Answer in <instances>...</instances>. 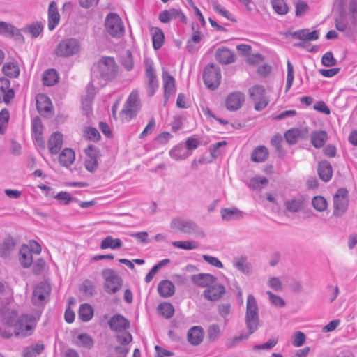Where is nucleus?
I'll list each match as a JSON object with an SVG mask.
<instances>
[{"label":"nucleus","mask_w":357,"mask_h":357,"mask_svg":"<svg viewBox=\"0 0 357 357\" xmlns=\"http://www.w3.org/2000/svg\"><path fill=\"white\" fill-rule=\"evenodd\" d=\"M170 227L184 234H195L199 231L198 226L192 220L176 217L172 220Z\"/></svg>","instance_id":"obj_11"},{"label":"nucleus","mask_w":357,"mask_h":357,"mask_svg":"<svg viewBox=\"0 0 357 357\" xmlns=\"http://www.w3.org/2000/svg\"><path fill=\"white\" fill-rule=\"evenodd\" d=\"M313 207L318 211H324L327 208V201L321 196H316L312 199Z\"/></svg>","instance_id":"obj_52"},{"label":"nucleus","mask_w":357,"mask_h":357,"mask_svg":"<svg viewBox=\"0 0 357 357\" xmlns=\"http://www.w3.org/2000/svg\"><path fill=\"white\" fill-rule=\"evenodd\" d=\"M268 156V149L264 146H259L253 151L251 158L254 162H263L267 159Z\"/></svg>","instance_id":"obj_36"},{"label":"nucleus","mask_w":357,"mask_h":357,"mask_svg":"<svg viewBox=\"0 0 357 357\" xmlns=\"http://www.w3.org/2000/svg\"><path fill=\"white\" fill-rule=\"evenodd\" d=\"M268 183V179L264 176H256L250 181L249 186L253 189H261Z\"/></svg>","instance_id":"obj_49"},{"label":"nucleus","mask_w":357,"mask_h":357,"mask_svg":"<svg viewBox=\"0 0 357 357\" xmlns=\"http://www.w3.org/2000/svg\"><path fill=\"white\" fill-rule=\"evenodd\" d=\"M36 107L38 112L42 115H47L52 109L50 99L44 94H38L36 98Z\"/></svg>","instance_id":"obj_22"},{"label":"nucleus","mask_w":357,"mask_h":357,"mask_svg":"<svg viewBox=\"0 0 357 357\" xmlns=\"http://www.w3.org/2000/svg\"><path fill=\"white\" fill-rule=\"evenodd\" d=\"M77 344L86 348H91L93 346V340L90 335L86 333L79 334L77 337Z\"/></svg>","instance_id":"obj_51"},{"label":"nucleus","mask_w":357,"mask_h":357,"mask_svg":"<svg viewBox=\"0 0 357 357\" xmlns=\"http://www.w3.org/2000/svg\"><path fill=\"white\" fill-rule=\"evenodd\" d=\"M203 259L207 263H208L211 266H215L216 268H221L223 267L222 263L215 257H213V256H210V255H203Z\"/></svg>","instance_id":"obj_64"},{"label":"nucleus","mask_w":357,"mask_h":357,"mask_svg":"<svg viewBox=\"0 0 357 357\" xmlns=\"http://www.w3.org/2000/svg\"><path fill=\"white\" fill-rule=\"evenodd\" d=\"M78 314L83 321H89L93 316V309L91 305L84 303L79 306Z\"/></svg>","instance_id":"obj_38"},{"label":"nucleus","mask_w":357,"mask_h":357,"mask_svg":"<svg viewBox=\"0 0 357 357\" xmlns=\"http://www.w3.org/2000/svg\"><path fill=\"white\" fill-rule=\"evenodd\" d=\"M153 46L155 50L160 49L164 43V33L158 27L152 28L151 30Z\"/></svg>","instance_id":"obj_37"},{"label":"nucleus","mask_w":357,"mask_h":357,"mask_svg":"<svg viewBox=\"0 0 357 357\" xmlns=\"http://www.w3.org/2000/svg\"><path fill=\"white\" fill-rule=\"evenodd\" d=\"M106 31L112 37H121L124 32V26L121 17L116 13H109L105 21Z\"/></svg>","instance_id":"obj_9"},{"label":"nucleus","mask_w":357,"mask_h":357,"mask_svg":"<svg viewBox=\"0 0 357 357\" xmlns=\"http://www.w3.org/2000/svg\"><path fill=\"white\" fill-rule=\"evenodd\" d=\"M266 294L268 296L269 301L273 305L279 307H282L285 305V302L281 296L274 294L271 291H267Z\"/></svg>","instance_id":"obj_55"},{"label":"nucleus","mask_w":357,"mask_h":357,"mask_svg":"<svg viewBox=\"0 0 357 357\" xmlns=\"http://www.w3.org/2000/svg\"><path fill=\"white\" fill-rule=\"evenodd\" d=\"M271 6L274 11L278 15H285L289 8L284 0H271Z\"/></svg>","instance_id":"obj_45"},{"label":"nucleus","mask_w":357,"mask_h":357,"mask_svg":"<svg viewBox=\"0 0 357 357\" xmlns=\"http://www.w3.org/2000/svg\"><path fill=\"white\" fill-rule=\"evenodd\" d=\"M191 280L194 284L206 288L216 282V278L213 275L206 273L194 275Z\"/></svg>","instance_id":"obj_25"},{"label":"nucleus","mask_w":357,"mask_h":357,"mask_svg":"<svg viewBox=\"0 0 357 357\" xmlns=\"http://www.w3.org/2000/svg\"><path fill=\"white\" fill-rule=\"evenodd\" d=\"M203 79L207 88L213 90L217 89L221 80L220 68L213 63L208 65L204 70Z\"/></svg>","instance_id":"obj_8"},{"label":"nucleus","mask_w":357,"mask_h":357,"mask_svg":"<svg viewBox=\"0 0 357 357\" xmlns=\"http://www.w3.org/2000/svg\"><path fill=\"white\" fill-rule=\"evenodd\" d=\"M43 30V24L40 22H36L24 28L23 31L31 36V38H37Z\"/></svg>","instance_id":"obj_39"},{"label":"nucleus","mask_w":357,"mask_h":357,"mask_svg":"<svg viewBox=\"0 0 357 357\" xmlns=\"http://www.w3.org/2000/svg\"><path fill=\"white\" fill-rule=\"evenodd\" d=\"M278 342V337L276 336H273L266 342L255 345L253 347V350H270L277 344Z\"/></svg>","instance_id":"obj_48"},{"label":"nucleus","mask_w":357,"mask_h":357,"mask_svg":"<svg viewBox=\"0 0 357 357\" xmlns=\"http://www.w3.org/2000/svg\"><path fill=\"white\" fill-rule=\"evenodd\" d=\"M41 252V247L35 241H30L27 244H24L20 249L19 259L24 268L29 267L33 260L34 255H39Z\"/></svg>","instance_id":"obj_5"},{"label":"nucleus","mask_w":357,"mask_h":357,"mask_svg":"<svg viewBox=\"0 0 357 357\" xmlns=\"http://www.w3.org/2000/svg\"><path fill=\"white\" fill-rule=\"evenodd\" d=\"M84 167L89 172H94L98 166L99 150L94 145L90 144L84 149Z\"/></svg>","instance_id":"obj_13"},{"label":"nucleus","mask_w":357,"mask_h":357,"mask_svg":"<svg viewBox=\"0 0 357 357\" xmlns=\"http://www.w3.org/2000/svg\"><path fill=\"white\" fill-rule=\"evenodd\" d=\"M159 20L164 24L172 20H178L183 23H187V18L180 9L171 8L162 10L158 15Z\"/></svg>","instance_id":"obj_14"},{"label":"nucleus","mask_w":357,"mask_h":357,"mask_svg":"<svg viewBox=\"0 0 357 357\" xmlns=\"http://www.w3.org/2000/svg\"><path fill=\"white\" fill-rule=\"evenodd\" d=\"M215 57L217 61L222 64H229L236 61V54L233 51L226 47L217 49Z\"/></svg>","instance_id":"obj_16"},{"label":"nucleus","mask_w":357,"mask_h":357,"mask_svg":"<svg viewBox=\"0 0 357 357\" xmlns=\"http://www.w3.org/2000/svg\"><path fill=\"white\" fill-rule=\"evenodd\" d=\"M147 79V93L149 96H153L158 88V81L155 73L146 75Z\"/></svg>","instance_id":"obj_43"},{"label":"nucleus","mask_w":357,"mask_h":357,"mask_svg":"<svg viewBox=\"0 0 357 357\" xmlns=\"http://www.w3.org/2000/svg\"><path fill=\"white\" fill-rule=\"evenodd\" d=\"M50 292V287L45 282H40L35 288L33 296L32 301L34 305H40L43 303L45 298L49 295Z\"/></svg>","instance_id":"obj_17"},{"label":"nucleus","mask_w":357,"mask_h":357,"mask_svg":"<svg viewBox=\"0 0 357 357\" xmlns=\"http://www.w3.org/2000/svg\"><path fill=\"white\" fill-rule=\"evenodd\" d=\"M225 291L224 286L215 282L204 290V296L208 301H215L223 296Z\"/></svg>","instance_id":"obj_15"},{"label":"nucleus","mask_w":357,"mask_h":357,"mask_svg":"<svg viewBox=\"0 0 357 357\" xmlns=\"http://www.w3.org/2000/svg\"><path fill=\"white\" fill-rule=\"evenodd\" d=\"M59 80V75L56 71L54 69H49L46 70L43 77V84L46 86H53Z\"/></svg>","instance_id":"obj_41"},{"label":"nucleus","mask_w":357,"mask_h":357,"mask_svg":"<svg viewBox=\"0 0 357 357\" xmlns=\"http://www.w3.org/2000/svg\"><path fill=\"white\" fill-rule=\"evenodd\" d=\"M10 119L9 112L3 109L0 112V134H3L6 130Z\"/></svg>","instance_id":"obj_50"},{"label":"nucleus","mask_w":357,"mask_h":357,"mask_svg":"<svg viewBox=\"0 0 357 357\" xmlns=\"http://www.w3.org/2000/svg\"><path fill=\"white\" fill-rule=\"evenodd\" d=\"M110 328L116 331H122L129 327L128 321L121 315L113 316L109 321Z\"/></svg>","instance_id":"obj_27"},{"label":"nucleus","mask_w":357,"mask_h":357,"mask_svg":"<svg viewBox=\"0 0 357 357\" xmlns=\"http://www.w3.org/2000/svg\"><path fill=\"white\" fill-rule=\"evenodd\" d=\"M104 279V288L106 292L112 294L117 292L121 287L122 280L115 271L111 268L104 269L102 272Z\"/></svg>","instance_id":"obj_7"},{"label":"nucleus","mask_w":357,"mask_h":357,"mask_svg":"<svg viewBox=\"0 0 357 357\" xmlns=\"http://www.w3.org/2000/svg\"><path fill=\"white\" fill-rule=\"evenodd\" d=\"M267 286L278 292H281L283 290L282 283L278 277H271L267 281Z\"/></svg>","instance_id":"obj_53"},{"label":"nucleus","mask_w":357,"mask_h":357,"mask_svg":"<svg viewBox=\"0 0 357 357\" xmlns=\"http://www.w3.org/2000/svg\"><path fill=\"white\" fill-rule=\"evenodd\" d=\"M222 219L225 221H232L243 218V212L237 208H225L220 211Z\"/></svg>","instance_id":"obj_28"},{"label":"nucleus","mask_w":357,"mask_h":357,"mask_svg":"<svg viewBox=\"0 0 357 357\" xmlns=\"http://www.w3.org/2000/svg\"><path fill=\"white\" fill-rule=\"evenodd\" d=\"M116 64L113 58L102 57L92 68L91 81L87 87V96L82 100V105L89 109L94 96L93 89L102 86L106 81L114 77Z\"/></svg>","instance_id":"obj_1"},{"label":"nucleus","mask_w":357,"mask_h":357,"mask_svg":"<svg viewBox=\"0 0 357 357\" xmlns=\"http://www.w3.org/2000/svg\"><path fill=\"white\" fill-rule=\"evenodd\" d=\"M260 324L259 308L252 295L247 296V336L257 331Z\"/></svg>","instance_id":"obj_4"},{"label":"nucleus","mask_w":357,"mask_h":357,"mask_svg":"<svg viewBox=\"0 0 357 357\" xmlns=\"http://www.w3.org/2000/svg\"><path fill=\"white\" fill-rule=\"evenodd\" d=\"M44 349V345L42 342H37L29 347H26L23 351V357H35L40 354Z\"/></svg>","instance_id":"obj_40"},{"label":"nucleus","mask_w":357,"mask_h":357,"mask_svg":"<svg viewBox=\"0 0 357 357\" xmlns=\"http://www.w3.org/2000/svg\"><path fill=\"white\" fill-rule=\"evenodd\" d=\"M81 290L86 295L91 296L95 292V284L92 281L86 280L82 284Z\"/></svg>","instance_id":"obj_60"},{"label":"nucleus","mask_w":357,"mask_h":357,"mask_svg":"<svg viewBox=\"0 0 357 357\" xmlns=\"http://www.w3.org/2000/svg\"><path fill=\"white\" fill-rule=\"evenodd\" d=\"M75 159V154L73 149L69 148L64 149L60 153L59 161L63 167L70 166Z\"/></svg>","instance_id":"obj_31"},{"label":"nucleus","mask_w":357,"mask_h":357,"mask_svg":"<svg viewBox=\"0 0 357 357\" xmlns=\"http://www.w3.org/2000/svg\"><path fill=\"white\" fill-rule=\"evenodd\" d=\"M162 82L164 89V96L167 100L176 92L175 79L167 71L162 73Z\"/></svg>","instance_id":"obj_21"},{"label":"nucleus","mask_w":357,"mask_h":357,"mask_svg":"<svg viewBox=\"0 0 357 357\" xmlns=\"http://www.w3.org/2000/svg\"><path fill=\"white\" fill-rule=\"evenodd\" d=\"M172 244L174 247L185 250H191L194 249H197L199 248V243L195 241H172Z\"/></svg>","instance_id":"obj_44"},{"label":"nucleus","mask_w":357,"mask_h":357,"mask_svg":"<svg viewBox=\"0 0 357 357\" xmlns=\"http://www.w3.org/2000/svg\"><path fill=\"white\" fill-rule=\"evenodd\" d=\"M158 291L161 296L169 297L174 293V285L169 280H162L158 286Z\"/></svg>","instance_id":"obj_35"},{"label":"nucleus","mask_w":357,"mask_h":357,"mask_svg":"<svg viewBox=\"0 0 357 357\" xmlns=\"http://www.w3.org/2000/svg\"><path fill=\"white\" fill-rule=\"evenodd\" d=\"M38 317L23 314L19 317L13 324L16 336L25 337L31 335L36 327Z\"/></svg>","instance_id":"obj_2"},{"label":"nucleus","mask_w":357,"mask_h":357,"mask_svg":"<svg viewBox=\"0 0 357 357\" xmlns=\"http://www.w3.org/2000/svg\"><path fill=\"white\" fill-rule=\"evenodd\" d=\"M310 139L312 144L317 149L321 148L328 139V134L326 131H314L311 133Z\"/></svg>","instance_id":"obj_32"},{"label":"nucleus","mask_w":357,"mask_h":357,"mask_svg":"<svg viewBox=\"0 0 357 357\" xmlns=\"http://www.w3.org/2000/svg\"><path fill=\"white\" fill-rule=\"evenodd\" d=\"M250 97L255 102V109L261 111L268 104L269 99L266 96V91L263 86L255 85L249 90Z\"/></svg>","instance_id":"obj_10"},{"label":"nucleus","mask_w":357,"mask_h":357,"mask_svg":"<svg viewBox=\"0 0 357 357\" xmlns=\"http://www.w3.org/2000/svg\"><path fill=\"white\" fill-rule=\"evenodd\" d=\"M48 29L53 31L59 24L60 14L58 10L57 4L55 1H51L48 6Z\"/></svg>","instance_id":"obj_18"},{"label":"nucleus","mask_w":357,"mask_h":357,"mask_svg":"<svg viewBox=\"0 0 357 357\" xmlns=\"http://www.w3.org/2000/svg\"><path fill=\"white\" fill-rule=\"evenodd\" d=\"M81 45L75 38H66L62 40L56 45L54 53L59 57L68 58L79 52Z\"/></svg>","instance_id":"obj_6"},{"label":"nucleus","mask_w":357,"mask_h":357,"mask_svg":"<svg viewBox=\"0 0 357 357\" xmlns=\"http://www.w3.org/2000/svg\"><path fill=\"white\" fill-rule=\"evenodd\" d=\"M243 101V93L238 92L232 93L227 97L225 100V106L229 110H237L241 107Z\"/></svg>","instance_id":"obj_20"},{"label":"nucleus","mask_w":357,"mask_h":357,"mask_svg":"<svg viewBox=\"0 0 357 357\" xmlns=\"http://www.w3.org/2000/svg\"><path fill=\"white\" fill-rule=\"evenodd\" d=\"M302 206L303 201L301 199H293L286 202L287 209L291 212H297Z\"/></svg>","instance_id":"obj_56"},{"label":"nucleus","mask_w":357,"mask_h":357,"mask_svg":"<svg viewBox=\"0 0 357 357\" xmlns=\"http://www.w3.org/2000/svg\"><path fill=\"white\" fill-rule=\"evenodd\" d=\"M158 312L167 319L172 317L174 314V307L169 303H163L158 305Z\"/></svg>","instance_id":"obj_47"},{"label":"nucleus","mask_w":357,"mask_h":357,"mask_svg":"<svg viewBox=\"0 0 357 357\" xmlns=\"http://www.w3.org/2000/svg\"><path fill=\"white\" fill-rule=\"evenodd\" d=\"M287 83H286V91H288L292 86L294 75V67L290 61H287Z\"/></svg>","instance_id":"obj_58"},{"label":"nucleus","mask_w":357,"mask_h":357,"mask_svg":"<svg viewBox=\"0 0 357 357\" xmlns=\"http://www.w3.org/2000/svg\"><path fill=\"white\" fill-rule=\"evenodd\" d=\"M318 174L323 181L328 182L333 175L331 164L326 160L320 162L318 165Z\"/></svg>","instance_id":"obj_30"},{"label":"nucleus","mask_w":357,"mask_h":357,"mask_svg":"<svg viewBox=\"0 0 357 357\" xmlns=\"http://www.w3.org/2000/svg\"><path fill=\"white\" fill-rule=\"evenodd\" d=\"M169 154L172 159L178 161L185 160L191 155V153L183 144H178L169 151Z\"/></svg>","instance_id":"obj_26"},{"label":"nucleus","mask_w":357,"mask_h":357,"mask_svg":"<svg viewBox=\"0 0 357 357\" xmlns=\"http://www.w3.org/2000/svg\"><path fill=\"white\" fill-rule=\"evenodd\" d=\"M84 137L91 140H98L100 139V133L97 129L94 128H86L84 132Z\"/></svg>","instance_id":"obj_61"},{"label":"nucleus","mask_w":357,"mask_h":357,"mask_svg":"<svg viewBox=\"0 0 357 357\" xmlns=\"http://www.w3.org/2000/svg\"><path fill=\"white\" fill-rule=\"evenodd\" d=\"M251 47L247 45V63L252 65H258L264 61V56L259 54L250 52Z\"/></svg>","instance_id":"obj_46"},{"label":"nucleus","mask_w":357,"mask_h":357,"mask_svg":"<svg viewBox=\"0 0 357 357\" xmlns=\"http://www.w3.org/2000/svg\"><path fill=\"white\" fill-rule=\"evenodd\" d=\"M321 63L324 66L331 67L336 64V60L333 57V53L328 52L323 55Z\"/></svg>","instance_id":"obj_62"},{"label":"nucleus","mask_w":357,"mask_h":357,"mask_svg":"<svg viewBox=\"0 0 357 357\" xmlns=\"http://www.w3.org/2000/svg\"><path fill=\"white\" fill-rule=\"evenodd\" d=\"M349 204L348 191L345 188L338 189L333 197V215L339 217L347 211Z\"/></svg>","instance_id":"obj_12"},{"label":"nucleus","mask_w":357,"mask_h":357,"mask_svg":"<svg viewBox=\"0 0 357 357\" xmlns=\"http://www.w3.org/2000/svg\"><path fill=\"white\" fill-rule=\"evenodd\" d=\"M300 136L298 129H290L284 133V138L289 144H294L297 142Z\"/></svg>","instance_id":"obj_54"},{"label":"nucleus","mask_w":357,"mask_h":357,"mask_svg":"<svg viewBox=\"0 0 357 357\" xmlns=\"http://www.w3.org/2000/svg\"><path fill=\"white\" fill-rule=\"evenodd\" d=\"M293 38L303 40L312 41L317 40L319 37V32L317 30L310 31L308 29H304L296 31L291 33Z\"/></svg>","instance_id":"obj_24"},{"label":"nucleus","mask_w":357,"mask_h":357,"mask_svg":"<svg viewBox=\"0 0 357 357\" xmlns=\"http://www.w3.org/2000/svg\"><path fill=\"white\" fill-rule=\"evenodd\" d=\"M63 135L59 132H53L48 141V149L51 154H56L63 145Z\"/></svg>","instance_id":"obj_23"},{"label":"nucleus","mask_w":357,"mask_h":357,"mask_svg":"<svg viewBox=\"0 0 357 357\" xmlns=\"http://www.w3.org/2000/svg\"><path fill=\"white\" fill-rule=\"evenodd\" d=\"M139 91L135 89L128 96L123 108L120 113L122 121H130L135 118L141 109Z\"/></svg>","instance_id":"obj_3"},{"label":"nucleus","mask_w":357,"mask_h":357,"mask_svg":"<svg viewBox=\"0 0 357 357\" xmlns=\"http://www.w3.org/2000/svg\"><path fill=\"white\" fill-rule=\"evenodd\" d=\"M203 331L199 326H193L188 333V340L189 342L194 345H197L203 340Z\"/></svg>","instance_id":"obj_33"},{"label":"nucleus","mask_w":357,"mask_h":357,"mask_svg":"<svg viewBox=\"0 0 357 357\" xmlns=\"http://www.w3.org/2000/svg\"><path fill=\"white\" fill-rule=\"evenodd\" d=\"M15 96L14 91L10 88V82L6 78H0V101L8 103Z\"/></svg>","instance_id":"obj_19"},{"label":"nucleus","mask_w":357,"mask_h":357,"mask_svg":"<svg viewBox=\"0 0 357 357\" xmlns=\"http://www.w3.org/2000/svg\"><path fill=\"white\" fill-rule=\"evenodd\" d=\"M123 246V242L119 238H114L111 236H107L102 240L100 243V248L105 250L110 248L112 250H116L121 248Z\"/></svg>","instance_id":"obj_34"},{"label":"nucleus","mask_w":357,"mask_h":357,"mask_svg":"<svg viewBox=\"0 0 357 357\" xmlns=\"http://www.w3.org/2000/svg\"><path fill=\"white\" fill-rule=\"evenodd\" d=\"M15 31V28L12 24L5 22H0V34H14Z\"/></svg>","instance_id":"obj_63"},{"label":"nucleus","mask_w":357,"mask_h":357,"mask_svg":"<svg viewBox=\"0 0 357 357\" xmlns=\"http://www.w3.org/2000/svg\"><path fill=\"white\" fill-rule=\"evenodd\" d=\"M3 73L10 77H17L20 74V68L17 63L8 62L3 66Z\"/></svg>","instance_id":"obj_42"},{"label":"nucleus","mask_w":357,"mask_h":357,"mask_svg":"<svg viewBox=\"0 0 357 357\" xmlns=\"http://www.w3.org/2000/svg\"><path fill=\"white\" fill-rule=\"evenodd\" d=\"M211 6H212L213 10L217 13H218L219 15L223 16L224 17H225L227 19L231 20L229 13L218 1H212Z\"/></svg>","instance_id":"obj_59"},{"label":"nucleus","mask_w":357,"mask_h":357,"mask_svg":"<svg viewBox=\"0 0 357 357\" xmlns=\"http://www.w3.org/2000/svg\"><path fill=\"white\" fill-rule=\"evenodd\" d=\"M32 130L33 134V137L37 143V144L42 147H45V142L43 139L42 134H43V125L42 123L38 118H34L32 121Z\"/></svg>","instance_id":"obj_29"},{"label":"nucleus","mask_w":357,"mask_h":357,"mask_svg":"<svg viewBox=\"0 0 357 357\" xmlns=\"http://www.w3.org/2000/svg\"><path fill=\"white\" fill-rule=\"evenodd\" d=\"M54 198L65 205L69 204L73 201H78L76 198L73 197L69 192L64 191L56 194Z\"/></svg>","instance_id":"obj_57"}]
</instances>
